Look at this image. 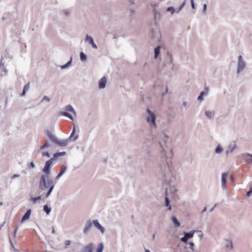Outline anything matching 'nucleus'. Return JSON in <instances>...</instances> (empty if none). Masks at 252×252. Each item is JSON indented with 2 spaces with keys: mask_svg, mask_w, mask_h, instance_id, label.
I'll use <instances>...</instances> for the list:
<instances>
[{
  "mask_svg": "<svg viewBox=\"0 0 252 252\" xmlns=\"http://www.w3.org/2000/svg\"><path fill=\"white\" fill-rule=\"evenodd\" d=\"M169 137L166 134H164L162 139L159 142L160 147L162 149L161 151V161L162 163L160 165L161 172L165 173H171L172 170L169 165V161L167 160L166 153L167 150H169V154L173 156V153L172 148L169 146Z\"/></svg>",
  "mask_w": 252,
  "mask_h": 252,
  "instance_id": "obj_1",
  "label": "nucleus"
},
{
  "mask_svg": "<svg viewBox=\"0 0 252 252\" xmlns=\"http://www.w3.org/2000/svg\"><path fill=\"white\" fill-rule=\"evenodd\" d=\"M50 175L51 174H42L38 183V188L39 189L42 190H46L51 185L56 183V181H54L53 179Z\"/></svg>",
  "mask_w": 252,
  "mask_h": 252,
  "instance_id": "obj_2",
  "label": "nucleus"
},
{
  "mask_svg": "<svg viewBox=\"0 0 252 252\" xmlns=\"http://www.w3.org/2000/svg\"><path fill=\"white\" fill-rule=\"evenodd\" d=\"M179 178L176 174H164V182L170 187H175L178 183Z\"/></svg>",
  "mask_w": 252,
  "mask_h": 252,
  "instance_id": "obj_3",
  "label": "nucleus"
},
{
  "mask_svg": "<svg viewBox=\"0 0 252 252\" xmlns=\"http://www.w3.org/2000/svg\"><path fill=\"white\" fill-rule=\"evenodd\" d=\"M228 179L230 180L232 183H233L234 178L232 174H221V187L223 189H227L226 184Z\"/></svg>",
  "mask_w": 252,
  "mask_h": 252,
  "instance_id": "obj_4",
  "label": "nucleus"
},
{
  "mask_svg": "<svg viewBox=\"0 0 252 252\" xmlns=\"http://www.w3.org/2000/svg\"><path fill=\"white\" fill-rule=\"evenodd\" d=\"M147 112L148 113L147 122L150 123L152 127H156V115L149 109H147Z\"/></svg>",
  "mask_w": 252,
  "mask_h": 252,
  "instance_id": "obj_5",
  "label": "nucleus"
},
{
  "mask_svg": "<svg viewBox=\"0 0 252 252\" xmlns=\"http://www.w3.org/2000/svg\"><path fill=\"white\" fill-rule=\"evenodd\" d=\"M245 66V63L242 59L241 55H239L238 57V63L237 66V73H239L240 71L242 70Z\"/></svg>",
  "mask_w": 252,
  "mask_h": 252,
  "instance_id": "obj_6",
  "label": "nucleus"
},
{
  "mask_svg": "<svg viewBox=\"0 0 252 252\" xmlns=\"http://www.w3.org/2000/svg\"><path fill=\"white\" fill-rule=\"evenodd\" d=\"M92 226L93 222H92L91 220H87L83 230V233L85 234H88L91 230V228H92Z\"/></svg>",
  "mask_w": 252,
  "mask_h": 252,
  "instance_id": "obj_7",
  "label": "nucleus"
},
{
  "mask_svg": "<svg viewBox=\"0 0 252 252\" xmlns=\"http://www.w3.org/2000/svg\"><path fill=\"white\" fill-rule=\"evenodd\" d=\"M52 158L47 160L45 164L44 168L42 169V171L44 173H49L50 171V167H51L52 163Z\"/></svg>",
  "mask_w": 252,
  "mask_h": 252,
  "instance_id": "obj_8",
  "label": "nucleus"
},
{
  "mask_svg": "<svg viewBox=\"0 0 252 252\" xmlns=\"http://www.w3.org/2000/svg\"><path fill=\"white\" fill-rule=\"evenodd\" d=\"M94 244L93 243H90L87 246L83 247L80 252H93Z\"/></svg>",
  "mask_w": 252,
  "mask_h": 252,
  "instance_id": "obj_9",
  "label": "nucleus"
},
{
  "mask_svg": "<svg viewBox=\"0 0 252 252\" xmlns=\"http://www.w3.org/2000/svg\"><path fill=\"white\" fill-rule=\"evenodd\" d=\"M236 148L237 145L236 144L235 141H233L232 142H230L228 147V149L226 151V155L228 156L229 154L233 153Z\"/></svg>",
  "mask_w": 252,
  "mask_h": 252,
  "instance_id": "obj_10",
  "label": "nucleus"
},
{
  "mask_svg": "<svg viewBox=\"0 0 252 252\" xmlns=\"http://www.w3.org/2000/svg\"><path fill=\"white\" fill-rule=\"evenodd\" d=\"M85 41H88L89 44H91L93 48L95 49L97 48V46L94 42L93 37L89 36L88 34L86 35Z\"/></svg>",
  "mask_w": 252,
  "mask_h": 252,
  "instance_id": "obj_11",
  "label": "nucleus"
},
{
  "mask_svg": "<svg viewBox=\"0 0 252 252\" xmlns=\"http://www.w3.org/2000/svg\"><path fill=\"white\" fill-rule=\"evenodd\" d=\"M94 226L97 228L102 233L105 231L104 228L101 226L97 220H94L93 221Z\"/></svg>",
  "mask_w": 252,
  "mask_h": 252,
  "instance_id": "obj_12",
  "label": "nucleus"
},
{
  "mask_svg": "<svg viewBox=\"0 0 252 252\" xmlns=\"http://www.w3.org/2000/svg\"><path fill=\"white\" fill-rule=\"evenodd\" d=\"M32 213V210L31 209H29L27 210L25 214L23 215V216L22 217V219L21 220V222L23 223L26 220L29 219L31 214Z\"/></svg>",
  "mask_w": 252,
  "mask_h": 252,
  "instance_id": "obj_13",
  "label": "nucleus"
},
{
  "mask_svg": "<svg viewBox=\"0 0 252 252\" xmlns=\"http://www.w3.org/2000/svg\"><path fill=\"white\" fill-rule=\"evenodd\" d=\"M106 77L105 76H103L102 77L98 82V86L99 89H104L106 86Z\"/></svg>",
  "mask_w": 252,
  "mask_h": 252,
  "instance_id": "obj_14",
  "label": "nucleus"
},
{
  "mask_svg": "<svg viewBox=\"0 0 252 252\" xmlns=\"http://www.w3.org/2000/svg\"><path fill=\"white\" fill-rule=\"evenodd\" d=\"M160 37V34L158 31L152 32V38L153 39L154 41L156 42L158 41Z\"/></svg>",
  "mask_w": 252,
  "mask_h": 252,
  "instance_id": "obj_15",
  "label": "nucleus"
},
{
  "mask_svg": "<svg viewBox=\"0 0 252 252\" xmlns=\"http://www.w3.org/2000/svg\"><path fill=\"white\" fill-rule=\"evenodd\" d=\"M60 147H64L66 146L68 143V140H59L58 139H57L56 143Z\"/></svg>",
  "mask_w": 252,
  "mask_h": 252,
  "instance_id": "obj_16",
  "label": "nucleus"
},
{
  "mask_svg": "<svg viewBox=\"0 0 252 252\" xmlns=\"http://www.w3.org/2000/svg\"><path fill=\"white\" fill-rule=\"evenodd\" d=\"M75 131H76L75 126H74V127L72 128V132H71V133L69 136V139H71L72 138H73L72 140L73 141H75L78 138V137H79L78 135H75Z\"/></svg>",
  "mask_w": 252,
  "mask_h": 252,
  "instance_id": "obj_17",
  "label": "nucleus"
},
{
  "mask_svg": "<svg viewBox=\"0 0 252 252\" xmlns=\"http://www.w3.org/2000/svg\"><path fill=\"white\" fill-rule=\"evenodd\" d=\"M171 220H172L175 227L177 228L180 226V222L175 216H172L171 217Z\"/></svg>",
  "mask_w": 252,
  "mask_h": 252,
  "instance_id": "obj_18",
  "label": "nucleus"
},
{
  "mask_svg": "<svg viewBox=\"0 0 252 252\" xmlns=\"http://www.w3.org/2000/svg\"><path fill=\"white\" fill-rule=\"evenodd\" d=\"M31 199L33 204H35L36 202H39V200L41 199V195L38 196L37 197H33L32 195L30 194Z\"/></svg>",
  "mask_w": 252,
  "mask_h": 252,
  "instance_id": "obj_19",
  "label": "nucleus"
},
{
  "mask_svg": "<svg viewBox=\"0 0 252 252\" xmlns=\"http://www.w3.org/2000/svg\"><path fill=\"white\" fill-rule=\"evenodd\" d=\"M65 155H66L65 152H57L53 155V158H52V159L55 160V159L58 158L59 157L64 156Z\"/></svg>",
  "mask_w": 252,
  "mask_h": 252,
  "instance_id": "obj_20",
  "label": "nucleus"
},
{
  "mask_svg": "<svg viewBox=\"0 0 252 252\" xmlns=\"http://www.w3.org/2000/svg\"><path fill=\"white\" fill-rule=\"evenodd\" d=\"M195 231H190L189 232H184V235L187 239H189L193 237Z\"/></svg>",
  "mask_w": 252,
  "mask_h": 252,
  "instance_id": "obj_21",
  "label": "nucleus"
},
{
  "mask_svg": "<svg viewBox=\"0 0 252 252\" xmlns=\"http://www.w3.org/2000/svg\"><path fill=\"white\" fill-rule=\"evenodd\" d=\"M205 115L209 119H212L214 117V112L211 111H205Z\"/></svg>",
  "mask_w": 252,
  "mask_h": 252,
  "instance_id": "obj_22",
  "label": "nucleus"
},
{
  "mask_svg": "<svg viewBox=\"0 0 252 252\" xmlns=\"http://www.w3.org/2000/svg\"><path fill=\"white\" fill-rule=\"evenodd\" d=\"M65 110L67 112H72L74 115H76V112L75 110H74L73 107L70 104L67 105L65 107Z\"/></svg>",
  "mask_w": 252,
  "mask_h": 252,
  "instance_id": "obj_23",
  "label": "nucleus"
},
{
  "mask_svg": "<svg viewBox=\"0 0 252 252\" xmlns=\"http://www.w3.org/2000/svg\"><path fill=\"white\" fill-rule=\"evenodd\" d=\"M43 210L47 215H49L51 212V208L46 204L43 206Z\"/></svg>",
  "mask_w": 252,
  "mask_h": 252,
  "instance_id": "obj_24",
  "label": "nucleus"
},
{
  "mask_svg": "<svg viewBox=\"0 0 252 252\" xmlns=\"http://www.w3.org/2000/svg\"><path fill=\"white\" fill-rule=\"evenodd\" d=\"M103 249H104L103 244L102 242H101L98 244V247L96 248L95 252H102Z\"/></svg>",
  "mask_w": 252,
  "mask_h": 252,
  "instance_id": "obj_25",
  "label": "nucleus"
},
{
  "mask_svg": "<svg viewBox=\"0 0 252 252\" xmlns=\"http://www.w3.org/2000/svg\"><path fill=\"white\" fill-rule=\"evenodd\" d=\"M159 53H160V46H158L156 48H155V50H154V53H155L154 57L155 59H157L158 58V56L159 54Z\"/></svg>",
  "mask_w": 252,
  "mask_h": 252,
  "instance_id": "obj_26",
  "label": "nucleus"
},
{
  "mask_svg": "<svg viewBox=\"0 0 252 252\" xmlns=\"http://www.w3.org/2000/svg\"><path fill=\"white\" fill-rule=\"evenodd\" d=\"M62 115L70 119L71 120L73 121V117L72 116V115L68 113L67 112H61Z\"/></svg>",
  "mask_w": 252,
  "mask_h": 252,
  "instance_id": "obj_27",
  "label": "nucleus"
},
{
  "mask_svg": "<svg viewBox=\"0 0 252 252\" xmlns=\"http://www.w3.org/2000/svg\"><path fill=\"white\" fill-rule=\"evenodd\" d=\"M80 59L82 62L86 61L87 57L86 55L83 52H81L80 53Z\"/></svg>",
  "mask_w": 252,
  "mask_h": 252,
  "instance_id": "obj_28",
  "label": "nucleus"
},
{
  "mask_svg": "<svg viewBox=\"0 0 252 252\" xmlns=\"http://www.w3.org/2000/svg\"><path fill=\"white\" fill-rule=\"evenodd\" d=\"M30 87V82L28 83L24 87L23 92L22 94V96H25L26 94V92L28 90Z\"/></svg>",
  "mask_w": 252,
  "mask_h": 252,
  "instance_id": "obj_29",
  "label": "nucleus"
},
{
  "mask_svg": "<svg viewBox=\"0 0 252 252\" xmlns=\"http://www.w3.org/2000/svg\"><path fill=\"white\" fill-rule=\"evenodd\" d=\"M72 58L71 57L70 58V60L69 61H68L67 62V63H66L65 64L63 65H62L61 66V68L62 69H64V68L67 67L68 66H69L71 64V63H72Z\"/></svg>",
  "mask_w": 252,
  "mask_h": 252,
  "instance_id": "obj_30",
  "label": "nucleus"
},
{
  "mask_svg": "<svg viewBox=\"0 0 252 252\" xmlns=\"http://www.w3.org/2000/svg\"><path fill=\"white\" fill-rule=\"evenodd\" d=\"M170 201L169 199V198L167 196V190L165 192V206H168L170 205Z\"/></svg>",
  "mask_w": 252,
  "mask_h": 252,
  "instance_id": "obj_31",
  "label": "nucleus"
},
{
  "mask_svg": "<svg viewBox=\"0 0 252 252\" xmlns=\"http://www.w3.org/2000/svg\"><path fill=\"white\" fill-rule=\"evenodd\" d=\"M222 151V148L220 145H218L216 149H215V152L217 154H220Z\"/></svg>",
  "mask_w": 252,
  "mask_h": 252,
  "instance_id": "obj_32",
  "label": "nucleus"
},
{
  "mask_svg": "<svg viewBox=\"0 0 252 252\" xmlns=\"http://www.w3.org/2000/svg\"><path fill=\"white\" fill-rule=\"evenodd\" d=\"M166 11L170 12L173 14L175 12V9L173 6H170L167 8Z\"/></svg>",
  "mask_w": 252,
  "mask_h": 252,
  "instance_id": "obj_33",
  "label": "nucleus"
},
{
  "mask_svg": "<svg viewBox=\"0 0 252 252\" xmlns=\"http://www.w3.org/2000/svg\"><path fill=\"white\" fill-rule=\"evenodd\" d=\"M205 92L203 91L201 92L199 96H198L197 99L198 101H202L204 97V94Z\"/></svg>",
  "mask_w": 252,
  "mask_h": 252,
  "instance_id": "obj_34",
  "label": "nucleus"
},
{
  "mask_svg": "<svg viewBox=\"0 0 252 252\" xmlns=\"http://www.w3.org/2000/svg\"><path fill=\"white\" fill-rule=\"evenodd\" d=\"M252 194V184L250 185V188L248 191L246 193V196L248 197H250Z\"/></svg>",
  "mask_w": 252,
  "mask_h": 252,
  "instance_id": "obj_35",
  "label": "nucleus"
},
{
  "mask_svg": "<svg viewBox=\"0 0 252 252\" xmlns=\"http://www.w3.org/2000/svg\"><path fill=\"white\" fill-rule=\"evenodd\" d=\"M0 69L3 70L4 72H6V69L4 67V63H3L2 59L0 62Z\"/></svg>",
  "mask_w": 252,
  "mask_h": 252,
  "instance_id": "obj_36",
  "label": "nucleus"
},
{
  "mask_svg": "<svg viewBox=\"0 0 252 252\" xmlns=\"http://www.w3.org/2000/svg\"><path fill=\"white\" fill-rule=\"evenodd\" d=\"M188 240L189 239L185 236L181 238V241L186 244H188V243L189 242H188Z\"/></svg>",
  "mask_w": 252,
  "mask_h": 252,
  "instance_id": "obj_37",
  "label": "nucleus"
},
{
  "mask_svg": "<svg viewBox=\"0 0 252 252\" xmlns=\"http://www.w3.org/2000/svg\"><path fill=\"white\" fill-rule=\"evenodd\" d=\"M186 0H185L182 3V4L179 7V8L177 11V13H179L184 7V6H185V3H186Z\"/></svg>",
  "mask_w": 252,
  "mask_h": 252,
  "instance_id": "obj_38",
  "label": "nucleus"
},
{
  "mask_svg": "<svg viewBox=\"0 0 252 252\" xmlns=\"http://www.w3.org/2000/svg\"><path fill=\"white\" fill-rule=\"evenodd\" d=\"M19 175L18 174H13V176H12L10 178V179H9V184H11L12 183V179H15V178H18L19 177Z\"/></svg>",
  "mask_w": 252,
  "mask_h": 252,
  "instance_id": "obj_39",
  "label": "nucleus"
},
{
  "mask_svg": "<svg viewBox=\"0 0 252 252\" xmlns=\"http://www.w3.org/2000/svg\"><path fill=\"white\" fill-rule=\"evenodd\" d=\"M188 244L189 245V248L192 251H193V252L194 251V244L192 242H189L188 243Z\"/></svg>",
  "mask_w": 252,
  "mask_h": 252,
  "instance_id": "obj_40",
  "label": "nucleus"
},
{
  "mask_svg": "<svg viewBox=\"0 0 252 252\" xmlns=\"http://www.w3.org/2000/svg\"><path fill=\"white\" fill-rule=\"evenodd\" d=\"M149 146L147 145H144L143 147V149L144 150H145V151L146 152L147 154H149V153H150V151H149Z\"/></svg>",
  "mask_w": 252,
  "mask_h": 252,
  "instance_id": "obj_41",
  "label": "nucleus"
},
{
  "mask_svg": "<svg viewBox=\"0 0 252 252\" xmlns=\"http://www.w3.org/2000/svg\"><path fill=\"white\" fill-rule=\"evenodd\" d=\"M49 146V142L48 141H46L45 144L40 147V149H45V148H48Z\"/></svg>",
  "mask_w": 252,
  "mask_h": 252,
  "instance_id": "obj_42",
  "label": "nucleus"
},
{
  "mask_svg": "<svg viewBox=\"0 0 252 252\" xmlns=\"http://www.w3.org/2000/svg\"><path fill=\"white\" fill-rule=\"evenodd\" d=\"M56 183H54L52 185H51L50 187L48 188V191H49V192H51L52 193L54 188V187H55V184Z\"/></svg>",
  "mask_w": 252,
  "mask_h": 252,
  "instance_id": "obj_43",
  "label": "nucleus"
},
{
  "mask_svg": "<svg viewBox=\"0 0 252 252\" xmlns=\"http://www.w3.org/2000/svg\"><path fill=\"white\" fill-rule=\"evenodd\" d=\"M28 167L30 169H34L35 168V165L33 161H31L29 164Z\"/></svg>",
  "mask_w": 252,
  "mask_h": 252,
  "instance_id": "obj_44",
  "label": "nucleus"
},
{
  "mask_svg": "<svg viewBox=\"0 0 252 252\" xmlns=\"http://www.w3.org/2000/svg\"><path fill=\"white\" fill-rule=\"evenodd\" d=\"M51 140L54 142V143H56L57 140V138L56 137V136H55L54 135H53L52 136H51L50 138H49Z\"/></svg>",
  "mask_w": 252,
  "mask_h": 252,
  "instance_id": "obj_45",
  "label": "nucleus"
},
{
  "mask_svg": "<svg viewBox=\"0 0 252 252\" xmlns=\"http://www.w3.org/2000/svg\"><path fill=\"white\" fill-rule=\"evenodd\" d=\"M44 100H46L47 102H49L50 101V98L48 97L47 96L44 95L42 98L41 102H43Z\"/></svg>",
  "mask_w": 252,
  "mask_h": 252,
  "instance_id": "obj_46",
  "label": "nucleus"
},
{
  "mask_svg": "<svg viewBox=\"0 0 252 252\" xmlns=\"http://www.w3.org/2000/svg\"><path fill=\"white\" fill-rule=\"evenodd\" d=\"M246 155L250 157L249 158H248L247 160L248 162H252V155L247 153Z\"/></svg>",
  "mask_w": 252,
  "mask_h": 252,
  "instance_id": "obj_47",
  "label": "nucleus"
},
{
  "mask_svg": "<svg viewBox=\"0 0 252 252\" xmlns=\"http://www.w3.org/2000/svg\"><path fill=\"white\" fill-rule=\"evenodd\" d=\"M66 166H63L62 167L59 173H64L66 170Z\"/></svg>",
  "mask_w": 252,
  "mask_h": 252,
  "instance_id": "obj_48",
  "label": "nucleus"
},
{
  "mask_svg": "<svg viewBox=\"0 0 252 252\" xmlns=\"http://www.w3.org/2000/svg\"><path fill=\"white\" fill-rule=\"evenodd\" d=\"M46 135H47L49 138H50L51 136H52V135H53V134H52V133L50 131H49V130H47L46 131Z\"/></svg>",
  "mask_w": 252,
  "mask_h": 252,
  "instance_id": "obj_49",
  "label": "nucleus"
},
{
  "mask_svg": "<svg viewBox=\"0 0 252 252\" xmlns=\"http://www.w3.org/2000/svg\"><path fill=\"white\" fill-rule=\"evenodd\" d=\"M167 56H168L169 58V63H172V56L171 55L169 54V53H167Z\"/></svg>",
  "mask_w": 252,
  "mask_h": 252,
  "instance_id": "obj_50",
  "label": "nucleus"
},
{
  "mask_svg": "<svg viewBox=\"0 0 252 252\" xmlns=\"http://www.w3.org/2000/svg\"><path fill=\"white\" fill-rule=\"evenodd\" d=\"M42 156H46L47 157H49L50 155L48 152H45L42 153Z\"/></svg>",
  "mask_w": 252,
  "mask_h": 252,
  "instance_id": "obj_51",
  "label": "nucleus"
},
{
  "mask_svg": "<svg viewBox=\"0 0 252 252\" xmlns=\"http://www.w3.org/2000/svg\"><path fill=\"white\" fill-rule=\"evenodd\" d=\"M187 106V102H184L181 106V109H183L184 107H186Z\"/></svg>",
  "mask_w": 252,
  "mask_h": 252,
  "instance_id": "obj_52",
  "label": "nucleus"
},
{
  "mask_svg": "<svg viewBox=\"0 0 252 252\" xmlns=\"http://www.w3.org/2000/svg\"><path fill=\"white\" fill-rule=\"evenodd\" d=\"M190 3H191V7L193 9H194L195 8V4L194 3V0H190Z\"/></svg>",
  "mask_w": 252,
  "mask_h": 252,
  "instance_id": "obj_53",
  "label": "nucleus"
},
{
  "mask_svg": "<svg viewBox=\"0 0 252 252\" xmlns=\"http://www.w3.org/2000/svg\"><path fill=\"white\" fill-rule=\"evenodd\" d=\"M171 191L172 193H175L176 191H177V189H175L174 187H171Z\"/></svg>",
  "mask_w": 252,
  "mask_h": 252,
  "instance_id": "obj_54",
  "label": "nucleus"
},
{
  "mask_svg": "<svg viewBox=\"0 0 252 252\" xmlns=\"http://www.w3.org/2000/svg\"><path fill=\"white\" fill-rule=\"evenodd\" d=\"M18 228V226H17L15 228V229H14V232H13L14 237H16V233H17V231Z\"/></svg>",
  "mask_w": 252,
  "mask_h": 252,
  "instance_id": "obj_55",
  "label": "nucleus"
},
{
  "mask_svg": "<svg viewBox=\"0 0 252 252\" xmlns=\"http://www.w3.org/2000/svg\"><path fill=\"white\" fill-rule=\"evenodd\" d=\"M63 175V174H57V176L56 177V179L54 181L56 182L57 180H58Z\"/></svg>",
  "mask_w": 252,
  "mask_h": 252,
  "instance_id": "obj_56",
  "label": "nucleus"
},
{
  "mask_svg": "<svg viewBox=\"0 0 252 252\" xmlns=\"http://www.w3.org/2000/svg\"><path fill=\"white\" fill-rule=\"evenodd\" d=\"M71 244V241L70 240H66L65 241V245L66 246H69Z\"/></svg>",
  "mask_w": 252,
  "mask_h": 252,
  "instance_id": "obj_57",
  "label": "nucleus"
},
{
  "mask_svg": "<svg viewBox=\"0 0 252 252\" xmlns=\"http://www.w3.org/2000/svg\"><path fill=\"white\" fill-rule=\"evenodd\" d=\"M64 14L67 16L69 14V10H65L64 11Z\"/></svg>",
  "mask_w": 252,
  "mask_h": 252,
  "instance_id": "obj_58",
  "label": "nucleus"
},
{
  "mask_svg": "<svg viewBox=\"0 0 252 252\" xmlns=\"http://www.w3.org/2000/svg\"><path fill=\"white\" fill-rule=\"evenodd\" d=\"M226 248H232V242H230L229 244L226 245Z\"/></svg>",
  "mask_w": 252,
  "mask_h": 252,
  "instance_id": "obj_59",
  "label": "nucleus"
},
{
  "mask_svg": "<svg viewBox=\"0 0 252 252\" xmlns=\"http://www.w3.org/2000/svg\"><path fill=\"white\" fill-rule=\"evenodd\" d=\"M207 4H204L203 6V10L204 11H206V9H207Z\"/></svg>",
  "mask_w": 252,
  "mask_h": 252,
  "instance_id": "obj_60",
  "label": "nucleus"
},
{
  "mask_svg": "<svg viewBox=\"0 0 252 252\" xmlns=\"http://www.w3.org/2000/svg\"><path fill=\"white\" fill-rule=\"evenodd\" d=\"M51 193V192L47 191V192H46V193L45 194V197L46 198L48 197L50 195Z\"/></svg>",
  "mask_w": 252,
  "mask_h": 252,
  "instance_id": "obj_61",
  "label": "nucleus"
},
{
  "mask_svg": "<svg viewBox=\"0 0 252 252\" xmlns=\"http://www.w3.org/2000/svg\"><path fill=\"white\" fill-rule=\"evenodd\" d=\"M134 10H131H131H130V16H132V15H133V14H134Z\"/></svg>",
  "mask_w": 252,
  "mask_h": 252,
  "instance_id": "obj_62",
  "label": "nucleus"
},
{
  "mask_svg": "<svg viewBox=\"0 0 252 252\" xmlns=\"http://www.w3.org/2000/svg\"><path fill=\"white\" fill-rule=\"evenodd\" d=\"M216 206H217V204H216L214 205V206L213 207H212V208L210 210V212H212V211L214 210V208L216 207Z\"/></svg>",
  "mask_w": 252,
  "mask_h": 252,
  "instance_id": "obj_63",
  "label": "nucleus"
},
{
  "mask_svg": "<svg viewBox=\"0 0 252 252\" xmlns=\"http://www.w3.org/2000/svg\"><path fill=\"white\" fill-rule=\"evenodd\" d=\"M168 207L167 210L171 211L172 209L171 206L169 205V206H167Z\"/></svg>",
  "mask_w": 252,
  "mask_h": 252,
  "instance_id": "obj_64",
  "label": "nucleus"
}]
</instances>
